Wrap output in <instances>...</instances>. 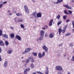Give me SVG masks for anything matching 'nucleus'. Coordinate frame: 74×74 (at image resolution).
<instances>
[{
  "label": "nucleus",
  "mask_w": 74,
  "mask_h": 74,
  "mask_svg": "<svg viewBox=\"0 0 74 74\" xmlns=\"http://www.w3.org/2000/svg\"><path fill=\"white\" fill-rule=\"evenodd\" d=\"M56 69L57 70H58L59 71H62L63 70V68L60 66H57L56 67Z\"/></svg>",
  "instance_id": "nucleus-1"
},
{
  "label": "nucleus",
  "mask_w": 74,
  "mask_h": 74,
  "mask_svg": "<svg viewBox=\"0 0 74 74\" xmlns=\"http://www.w3.org/2000/svg\"><path fill=\"white\" fill-rule=\"evenodd\" d=\"M42 48L45 51V52L46 53H48V47H47V46H45V45H44L42 46Z\"/></svg>",
  "instance_id": "nucleus-2"
},
{
  "label": "nucleus",
  "mask_w": 74,
  "mask_h": 74,
  "mask_svg": "<svg viewBox=\"0 0 74 74\" xmlns=\"http://www.w3.org/2000/svg\"><path fill=\"white\" fill-rule=\"evenodd\" d=\"M24 8L27 14H29V9H28V8H27V6L26 5H24Z\"/></svg>",
  "instance_id": "nucleus-3"
},
{
  "label": "nucleus",
  "mask_w": 74,
  "mask_h": 74,
  "mask_svg": "<svg viewBox=\"0 0 74 74\" xmlns=\"http://www.w3.org/2000/svg\"><path fill=\"white\" fill-rule=\"evenodd\" d=\"M44 32H45L43 30H42L41 31L40 33V36L44 37Z\"/></svg>",
  "instance_id": "nucleus-4"
},
{
  "label": "nucleus",
  "mask_w": 74,
  "mask_h": 74,
  "mask_svg": "<svg viewBox=\"0 0 74 74\" xmlns=\"http://www.w3.org/2000/svg\"><path fill=\"white\" fill-rule=\"evenodd\" d=\"M64 7H66V8H67L68 10H69V9H70V10H72V9H73V8L71 7L70 6L69 7V6H68V5H64Z\"/></svg>",
  "instance_id": "nucleus-5"
},
{
  "label": "nucleus",
  "mask_w": 74,
  "mask_h": 74,
  "mask_svg": "<svg viewBox=\"0 0 74 74\" xmlns=\"http://www.w3.org/2000/svg\"><path fill=\"white\" fill-rule=\"evenodd\" d=\"M41 16H42V15H41V13H37L36 18H41Z\"/></svg>",
  "instance_id": "nucleus-6"
},
{
  "label": "nucleus",
  "mask_w": 74,
  "mask_h": 74,
  "mask_svg": "<svg viewBox=\"0 0 74 74\" xmlns=\"http://www.w3.org/2000/svg\"><path fill=\"white\" fill-rule=\"evenodd\" d=\"M67 25H66L64 27V29H63L62 31L63 33H65V31H66V29H67Z\"/></svg>",
  "instance_id": "nucleus-7"
},
{
  "label": "nucleus",
  "mask_w": 74,
  "mask_h": 74,
  "mask_svg": "<svg viewBox=\"0 0 74 74\" xmlns=\"http://www.w3.org/2000/svg\"><path fill=\"white\" fill-rule=\"evenodd\" d=\"M8 66V62H7V61H6L5 62V63L4 64L3 66L5 68H6Z\"/></svg>",
  "instance_id": "nucleus-8"
},
{
  "label": "nucleus",
  "mask_w": 74,
  "mask_h": 74,
  "mask_svg": "<svg viewBox=\"0 0 74 74\" xmlns=\"http://www.w3.org/2000/svg\"><path fill=\"white\" fill-rule=\"evenodd\" d=\"M16 38L18 40H21V37L18 35H16Z\"/></svg>",
  "instance_id": "nucleus-9"
},
{
  "label": "nucleus",
  "mask_w": 74,
  "mask_h": 74,
  "mask_svg": "<svg viewBox=\"0 0 74 74\" xmlns=\"http://www.w3.org/2000/svg\"><path fill=\"white\" fill-rule=\"evenodd\" d=\"M0 45L1 46H4V43L2 40L0 41Z\"/></svg>",
  "instance_id": "nucleus-10"
},
{
  "label": "nucleus",
  "mask_w": 74,
  "mask_h": 74,
  "mask_svg": "<svg viewBox=\"0 0 74 74\" xmlns=\"http://www.w3.org/2000/svg\"><path fill=\"white\" fill-rule=\"evenodd\" d=\"M37 13L36 12L33 13V15L35 18V19H36V18H37Z\"/></svg>",
  "instance_id": "nucleus-11"
},
{
  "label": "nucleus",
  "mask_w": 74,
  "mask_h": 74,
  "mask_svg": "<svg viewBox=\"0 0 74 74\" xmlns=\"http://www.w3.org/2000/svg\"><path fill=\"white\" fill-rule=\"evenodd\" d=\"M46 71L45 72V74H48V73H49V71H48V67H46Z\"/></svg>",
  "instance_id": "nucleus-12"
},
{
  "label": "nucleus",
  "mask_w": 74,
  "mask_h": 74,
  "mask_svg": "<svg viewBox=\"0 0 74 74\" xmlns=\"http://www.w3.org/2000/svg\"><path fill=\"white\" fill-rule=\"evenodd\" d=\"M24 21L23 19H20L19 18H18V20H17V22H23Z\"/></svg>",
  "instance_id": "nucleus-13"
},
{
  "label": "nucleus",
  "mask_w": 74,
  "mask_h": 74,
  "mask_svg": "<svg viewBox=\"0 0 74 74\" xmlns=\"http://www.w3.org/2000/svg\"><path fill=\"white\" fill-rule=\"evenodd\" d=\"M54 36H53L52 33H51L49 35V38H52Z\"/></svg>",
  "instance_id": "nucleus-14"
},
{
  "label": "nucleus",
  "mask_w": 74,
  "mask_h": 74,
  "mask_svg": "<svg viewBox=\"0 0 74 74\" xmlns=\"http://www.w3.org/2000/svg\"><path fill=\"white\" fill-rule=\"evenodd\" d=\"M2 36H3V37H4V38H7V39H8V36L5 34L4 35V34H2Z\"/></svg>",
  "instance_id": "nucleus-15"
},
{
  "label": "nucleus",
  "mask_w": 74,
  "mask_h": 74,
  "mask_svg": "<svg viewBox=\"0 0 74 74\" xmlns=\"http://www.w3.org/2000/svg\"><path fill=\"white\" fill-rule=\"evenodd\" d=\"M53 20H51L49 23V26H52V22H53Z\"/></svg>",
  "instance_id": "nucleus-16"
},
{
  "label": "nucleus",
  "mask_w": 74,
  "mask_h": 74,
  "mask_svg": "<svg viewBox=\"0 0 74 74\" xmlns=\"http://www.w3.org/2000/svg\"><path fill=\"white\" fill-rule=\"evenodd\" d=\"M63 0H58L57 2H56V4H58V3H60L63 1Z\"/></svg>",
  "instance_id": "nucleus-17"
},
{
  "label": "nucleus",
  "mask_w": 74,
  "mask_h": 74,
  "mask_svg": "<svg viewBox=\"0 0 74 74\" xmlns=\"http://www.w3.org/2000/svg\"><path fill=\"white\" fill-rule=\"evenodd\" d=\"M19 18H18L17 17H16V18H15L14 19V22H16V23H18V21H17L18 20Z\"/></svg>",
  "instance_id": "nucleus-18"
},
{
  "label": "nucleus",
  "mask_w": 74,
  "mask_h": 74,
  "mask_svg": "<svg viewBox=\"0 0 74 74\" xmlns=\"http://www.w3.org/2000/svg\"><path fill=\"white\" fill-rule=\"evenodd\" d=\"M44 36H40V37H39V40L40 41H42L43 40V38Z\"/></svg>",
  "instance_id": "nucleus-19"
},
{
  "label": "nucleus",
  "mask_w": 74,
  "mask_h": 74,
  "mask_svg": "<svg viewBox=\"0 0 74 74\" xmlns=\"http://www.w3.org/2000/svg\"><path fill=\"white\" fill-rule=\"evenodd\" d=\"M25 50H26V51L27 53L29 52V51H31V48H27V49H25Z\"/></svg>",
  "instance_id": "nucleus-20"
},
{
  "label": "nucleus",
  "mask_w": 74,
  "mask_h": 74,
  "mask_svg": "<svg viewBox=\"0 0 74 74\" xmlns=\"http://www.w3.org/2000/svg\"><path fill=\"white\" fill-rule=\"evenodd\" d=\"M38 57L39 58H41L42 57H43L42 55H41V53H39Z\"/></svg>",
  "instance_id": "nucleus-21"
},
{
  "label": "nucleus",
  "mask_w": 74,
  "mask_h": 74,
  "mask_svg": "<svg viewBox=\"0 0 74 74\" xmlns=\"http://www.w3.org/2000/svg\"><path fill=\"white\" fill-rule=\"evenodd\" d=\"M62 30L61 28H59L58 29V32H59V34H60V33H61V32H62Z\"/></svg>",
  "instance_id": "nucleus-22"
},
{
  "label": "nucleus",
  "mask_w": 74,
  "mask_h": 74,
  "mask_svg": "<svg viewBox=\"0 0 74 74\" xmlns=\"http://www.w3.org/2000/svg\"><path fill=\"white\" fill-rule=\"evenodd\" d=\"M12 50H10L8 51V54H10V53H12Z\"/></svg>",
  "instance_id": "nucleus-23"
},
{
  "label": "nucleus",
  "mask_w": 74,
  "mask_h": 74,
  "mask_svg": "<svg viewBox=\"0 0 74 74\" xmlns=\"http://www.w3.org/2000/svg\"><path fill=\"white\" fill-rule=\"evenodd\" d=\"M34 64H32L31 65L30 67L32 68V69H34Z\"/></svg>",
  "instance_id": "nucleus-24"
},
{
  "label": "nucleus",
  "mask_w": 74,
  "mask_h": 74,
  "mask_svg": "<svg viewBox=\"0 0 74 74\" xmlns=\"http://www.w3.org/2000/svg\"><path fill=\"white\" fill-rule=\"evenodd\" d=\"M14 34H10V37H12V38H14Z\"/></svg>",
  "instance_id": "nucleus-25"
},
{
  "label": "nucleus",
  "mask_w": 74,
  "mask_h": 74,
  "mask_svg": "<svg viewBox=\"0 0 74 74\" xmlns=\"http://www.w3.org/2000/svg\"><path fill=\"white\" fill-rule=\"evenodd\" d=\"M64 14H66V15H69V13L67 12V10H64Z\"/></svg>",
  "instance_id": "nucleus-26"
},
{
  "label": "nucleus",
  "mask_w": 74,
  "mask_h": 74,
  "mask_svg": "<svg viewBox=\"0 0 74 74\" xmlns=\"http://www.w3.org/2000/svg\"><path fill=\"white\" fill-rule=\"evenodd\" d=\"M31 62L32 63L34 62V58H31Z\"/></svg>",
  "instance_id": "nucleus-27"
},
{
  "label": "nucleus",
  "mask_w": 74,
  "mask_h": 74,
  "mask_svg": "<svg viewBox=\"0 0 74 74\" xmlns=\"http://www.w3.org/2000/svg\"><path fill=\"white\" fill-rule=\"evenodd\" d=\"M16 15L17 16H22V15L21 14H20V13H16Z\"/></svg>",
  "instance_id": "nucleus-28"
},
{
  "label": "nucleus",
  "mask_w": 74,
  "mask_h": 74,
  "mask_svg": "<svg viewBox=\"0 0 74 74\" xmlns=\"http://www.w3.org/2000/svg\"><path fill=\"white\" fill-rule=\"evenodd\" d=\"M5 44L7 46V45H8V44H9V43H8V41H5Z\"/></svg>",
  "instance_id": "nucleus-29"
},
{
  "label": "nucleus",
  "mask_w": 74,
  "mask_h": 74,
  "mask_svg": "<svg viewBox=\"0 0 74 74\" xmlns=\"http://www.w3.org/2000/svg\"><path fill=\"white\" fill-rule=\"evenodd\" d=\"M69 47H73V44L72 43H71L69 44Z\"/></svg>",
  "instance_id": "nucleus-30"
},
{
  "label": "nucleus",
  "mask_w": 74,
  "mask_h": 74,
  "mask_svg": "<svg viewBox=\"0 0 74 74\" xmlns=\"http://www.w3.org/2000/svg\"><path fill=\"white\" fill-rule=\"evenodd\" d=\"M45 51H44L42 53V55L43 57H44V56H45Z\"/></svg>",
  "instance_id": "nucleus-31"
},
{
  "label": "nucleus",
  "mask_w": 74,
  "mask_h": 74,
  "mask_svg": "<svg viewBox=\"0 0 74 74\" xmlns=\"http://www.w3.org/2000/svg\"><path fill=\"white\" fill-rule=\"evenodd\" d=\"M2 33H3V32H2V31H1V30L0 29V36H2Z\"/></svg>",
  "instance_id": "nucleus-32"
},
{
  "label": "nucleus",
  "mask_w": 74,
  "mask_h": 74,
  "mask_svg": "<svg viewBox=\"0 0 74 74\" xmlns=\"http://www.w3.org/2000/svg\"><path fill=\"white\" fill-rule=\"evenodd\" d=\"M21 27V28H23L24 27H25V26H24V25H22V24H21L20 25Z\"/></svg>",
  "instance_id": "nucleus-33"
},
{
  "label": "nucleus",
  "mask_w": 74,
  "mask_h": 74,
  "mask_svg": "<svg viewBox=\"0 0 74 74\" xmlns=\"http://www.w3.org/2000/svg\"><path fill=\"white\" fill-rule=\"evenodd\" d=\"M32 59V58H31V57H28L27 59L29 61V62H30V60H31V59Z\"/></svg>",
  "instance_id": "nucleus-34"
},
{
  "label": "nucleus",
  "mask_w": 74,
  "mask_h": 74,
  "mask_svg": "<svg viewBox=\"0 0 74 74\" xmlns=\"http://www.w3.org/2000/svg\"><path fill=\"white\" fill-rule=\"evenodd\" d=\"M67 16L66 15L64 16H63V18L64 19H66V18H67Z\"/></svg>",
  "instance_id": "nucleus-35"
},
{
  "label": "nucleus",
  "mask_w": 74,
  "mask_h": 74,
  "mask_svg": "<svg viewBox=\"0 0 74 74\" xmlns=\"http://www.w3.org/2000/svg\"><path fill=\"white\" fill-rule=\"evenodd\" d=\"M60 16L59 15H58V16H57V19H60Z\"/></svg>",
  "instance_id": "nucleus-36"
},
{
  "label": "nucleus",
  "mask_w": 74,
  "mask_h": 74,
  "mask_svg": "<svg viewBox=\"0 0 74 74\" xmlns=\"http://www.w3.org/2000/svg\"><path fill=\"white\" fill-rule=\"evenodd\" d=\"M37 73L38 74H44V73H42V72H40V71H37Z\"/></svg>",
  "instance_id": "nucleus-37"
},
{
  "label": "nucleus",
  "mask_w": 74,
  "mask_h": 74,
  "mask_svg": "<svg viewBox=\"0 0 74 74\" xmlns=\"http://www.w3.org/2000/svg\"><path fill=\"white\" fill-rule=\"evenodd\" d=\"M10 28L11 30H14V27L12 26H10Z\"/></svg>",
  "instance_id": "nucleus-38"
},
{
  "label": "nucleus",
  "mask_w": 74,
  "mask_h": 74,
  "mask_svg": "<svg viewBox=\"0 0 74 74\" xmlns=\"http://www.w3.org/2000/svg\"><path fill=\"white\" fill-rule=\"evenodd\" d=\"M62 23V21H60L58 23V25L59 26L60 24Z\"/></svg>",
  "instance_id": "nucleus-39"
},
{
  "label": "nucleus",
  "mask_w": 74,
  "mask_h": 74,
  "mask_svg": "<svg viewBox=\"0 0 74 74\" xmlns=\"http://www.w3.org/2000/svg\"><path fill=\"white\" fill-rule=\"evenodd\" d=\"M27 53V51L25 50V51L23 52V54H25V53Z\"/></svg>",
  "instance_id": "nucleus-40"
},
{
  "label": "nucleus",
  "mask_w": 74,
  "mask_h": 74,
  "mask_svg": "<svg viewBox=\"0 0 74 74\" xmlns=\"http://www.w3.org/2000/svg\"><path fill=\"white\" fill-rule=\"evenodd\" d=\"M25 69L27 71H29L30 70V68H28Z\"/></svg>",
  "instance_id": "nucleus-41"
},
{
  "label": "nucleus",
  "mask_w": 74,
  "mask_h": 74,
  "mask_svg": "<svg viewBox=\"0 0 74 74\" xmlns=\"http://www.w3.org/2000/svg\"><path fill=\"white\" fill-rule=\"evenodd\" d=\"M32 54L34 55V56H37V53H33Z\"/></svg>",
  "instance_id": "nucleus-42"
},
{
  "label": "nucleus",
  "mask_w": 74,
  "mask_h": 74,
  "mask_svg": "<svg viewBox=\"0 0 74 74\" xmlns=\"http://www.w3.org/2000/svg\"><path fill=\"white\" fill-rule=\"evenodd\" d=\"M29 60L28 59H27L25 61V62L26 63H29Z\"/></svg>",
  "instance_id": "nucleus-43"
},
{
  "label": "nucleus",
  "mask_w": 74,
  "mask_h": 74,
  "mask_svg": "<svg viewBox=\"0 0 74 74\" xmlns=\"http://www.w3.org/2000/svg\"><path fill=\"white\" fill-rule=\"evenodd\" d=\"M72 24L73 25V28H74V21H72Z\"/></svg>",
  "instance_id": "nucleus-44"
},
{
  "label": "nucleus",
  "mask_w": 74,
  "mask_h": 74,
  "mask_svg": "<svg viewBox=\"0 0 74 74\" xmlns=\"http://www.w3.org/2000/svg\"><path fill=\"white\" fill-rule=\"evenodd\" d=\"M69 35H71V34L70 33H68L65 34V36H69Z\"/></svg>",
  "instance_id": "nucleus-45"
},
{
  "label": "nucleus",
  "mask_w": 74,
  "mask_h": 74,
  "mask_svg": "<svg viewBox=\"0 0 74 74\" xmlns=\"http://www.w3.org/2000/svg\"><path fill=\"white\" fill-rule=\"evenodd\" d=\"M69 14H72V11L71 10H69Z\"/></svg>",
  "instance_id": "nucleus-46"
},
{
  "label": "nucleus",
  "mask_w": 74,
  "mask_h": 74,
  "mask_svg": "<svg viewBox=\"0 0 74 74\" xmlns=\"http://www.w3.org/2000/svg\"><path fill=\"white\" fill-rule=\"evenodd\" d=\"M25 73H27V70L26 69L25 70L24 72V73L25 74Z\"/></svg>",
  "instance_id": "nucleus-47"
},
{
  "label": "nucleus",
  "mask_w": 74,
  "mask_h": 74,
  "mask_svg": "<svg viewBox=\"0 0 74 74\" xmlns=\"http://www.w3.org/2000/svg\"><path fill=\"white\" fill-rule=\"evenodd\" d=\"M3 4H0V8H1L3 7Z\"/></svg>",
  "instance_id": "nucleus-48"
},
{
  "label": "nucleus",
  "mask_w": 74,
  "mask_h": 74,
  "mask_svg": "<svg viewBox=\"0 0 74 74\" xmlns=\"http://www.w3.org/2000/svg\"><path fill=\"white\" fill-rule=\"evenodd\" d=\"M72 61H74V56L72 57Z\"/></svg>",
  "instance_id": "nucleus-49"
},
{
  "label": "nucleus",
  "mask_w": 74,
  "mask_h": 74,
  "mask_svg": "<svg viewBox=\"0 0 74 74\" xmlns=\"http://www.w3.org/2000/svg\"><path fill=\"white\" fill-rule=\"evenodd\" d=\"M62 44H60L58 45V46L59 47H62Z\"/></svg>",
  "instance_id": "nucleus-50"
},
{
  "label": "nucleus",
  "mask_w": 74,
  "mask_h": 74,
  "mask_svg": "<svg viewBox=\"0 0 74 74\" xmlns=\"http://www.w3.org/2000/svg\"><path fill=\"white\" fill-rule=\"evenodd\" d=\"M7 3V1H5L3 3V4H6Z\"/></svg>",
  "instance_id": "nucleus-51"
},
{
  "label": "nucleus",
  "mask_w": 74,
  "mask_h": 74,
  "mask_svg": "<svg viewBox=\"0 0 74 74\" xmlns=\"http://www.w3.org/2000/svg\"><path fill=\"white\" fill-rule=\"evenodd\" d=\"M12 15V13H10L9 14V16H10L11 15Z\"/></svg>",
  "instance_id": "nucleus-52"
},
{
  "label": "nucleus",
  "mask_w": 74,
  "mask_h": 74,
  "mask_svg": "<svg viewBox=\"0 0 74 74\" xmlns=\"http://www.w3.org/2000/svg\"><path fill=\"white\" fill-rule=\"evenodd\" d=\"M37 41L38 42H39V41H40V40L39 38H38L37 39Z\"/></svg>",
  "instance_id": "nucleus-53"
},
{
  "label": "nucleus",
  "mask_w": 74,
  "mask_h": 74,
  "mask_svg": "<svg viewBox=\"0 0 74 74\" xmlns=\"http://www.w3.org/2000/svg\"><path fill=\"white\" fill-rule=\"evenodd\" d=\"M69 21H70V19H68L66 21V22L68 23Z\"/></svg>",
  "instance_id": "nucleus-54"
},
{
  "label": "nucleus",
  "mask_w": 74,
  "mask_h": 74,
  "mask_svg": "<svg viewBox=\"0 0 74 74\" xmlns=\"http://www.w3.org/2000/svg\"><path fill=\"white\" fill-rule=\"evenodd\" d=\"M45 37H47L48 36V34L47 33H46L45 35Z\"/></svg>",
  "instance_id": "nucleus-55"
},
{
  "label": "nucleus",
  "mask_w": 74,
  "mask_h": 74,
  "mask_svg": "<svg viewBox=\"0 0 74 74\" xmlns=\"http://www.w3.org/2000/svg\"><path fill=\"white\" fill-rule=\"evenodd\" d=\"M1 61V56H0V62Z\"/></svg>",
  "instance_id": "nucleus-56"
},
{
  "label": "nucleus",
  "mask_w": 74,
  "mask_h": 74,
  "mask_svg": "<svg viewBox=\"0 0 74 74\" xmlns=\"http://www.w3.org/2000/svg\"><path fill=\"white\" fill-rule=\"evenodd\" d=\"M8 12H9V13H10L11 12H10V10H8Z\"/></svg>",
  "instance_id": "nucleus-57"
},
{
  "label": "nucleus",
  "mask_w": 74,
  "mask_h": 74,
  "mask_svg": "<svg viewBox=\"0 0 74 74\" xmlns=\"http://www.w3.org/2000/svg\"><path fill=\"white\" fill-rule=\"evenodd\" d=\"M32 1H33V3H35L36 2L35 1H34L35 0H32Z\"/></svg>",
  "instance_id": "nucleus-58"
},
{
  "label": "nucleus",
  "mask_w": 74,
  "mask_h": 74,
  "mask_svg": "<svg viewBox=\"0 0 74 74\" xmlns=\"http://www.w3.org/2000/svg\"><path fill=\"white\" fill-rule=\"evenodd\" d=\"M42 29H43V30H45V27L42 28Z\"/></svg>",
  "instance_id": "nucleus-59"
},
{
  "label": "nucleus",
  "mask_w": 74,
  "mask_h": 74,
  "mask_svg": "<svg viewBox=\"0 0 74 74\" xmlns=\"http://www.w3.org/2000/svg\"><path fill=\"white\" fill-rule=\"evenodd\" d=\"M1 52V47H0V52Z\"/></svg>",
  "instance_id": "nucleus-60"
},
{
  "label": "nucleus",
  "mask_w": 74,
  "mask_h": 74,
  "mask_svg": "<svg viewBox=\"0 0 74 74\" xmlns=\"http://www.w3.org/2000/svg\"><path fill=\"white\" fill-rule=\"evenodd\" d=\"M32 74H36V72L33 73Z\"/></svg>",
  "instance_id": "nucleus-61"
},
{
  "label": "nucleus",
  "mask_w": 74,
  "mask_h": 74,
  "mask_svg": "<svg viewBox=\"0 0 74 74\" xmlns=\"http://www.w3.org/2000/svg\"><path fill=\"white\" fill-rule=\"evenodd\" d=\"M45 27H46V28H47H47H48V26L47 25H45Z\"/></svg>",
  "instance_id": "nucleus-62"
},
{
  "label": "nucleus",
  "mask_w": 74,
  "mask_h": 74,
  "mask_svg": "<svg viewBox=\"0 0 74 74\" xmlns=\"http://www.w3.org/2000/svg\"><path fill=\"white\" fill-rule=\"evenodd\" d=\"M66 56H67V55H64V57H66Z\"/></svg>",
  "instance_id": "nucleus-63"
},
{
  "label": "nucleus",
  "mask_w": 74,
  "mask_h": 74,
  "mask_svg": "<svg viewBox=\"0 0 74 74\" xmlns=\"http://www.w3.org/2000/svg\"><path fill=\"white\" fill-rule=\"evenodd\" d=\"M72 2H73L74 3V0H72Z\"/></svg>",
  "instance_id": "nucleus-64"
}]
</instances>
